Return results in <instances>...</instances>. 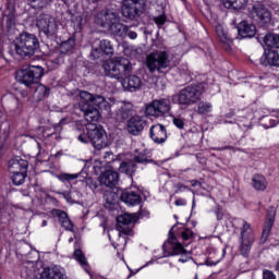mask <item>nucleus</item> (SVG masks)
Returning <instances> with one entry per match:
<instances>
[{
    "mask_svg": "<svg viewBox=\"0 0 279 279\" xmlns=\"http://www.w3.org/2000/svg\"><path fill=\"white\" fill-rule=\"evenodd\" d=\"M80 98L83 102H80V108L84 112V119L87 123H93L99 121L101 114L99 110H104L107 114H110L112 106L106 98L101 95H93L86 90L80 93ZM90 104H93V107ZM99 108V109H97Z\"/></svg>",
    "mask_w": 279,
    "mask_h": 279,
    "instance_id": "1",
    "label": "nucleus"
},
{
    "mask_svg": "<svg viewBox=\"0 0 279 279\" xmlns=\"http://www.w3.org/2000/svg\"><path fill=\"white\" fill-rule=\"evenodd\" d=\"M80 143H92L98 151L108 147V135L101 125L89 123L87 126L76 128Z\"/></svg>",
    "mask_w": 279,
    "mask_h": 279,
    "instance_id": "2",
    "label": "nucleus"
},
{
    "mask_svg": "<svg viewBox=\"0 0 279 279\" xmlns=\"http://www.w3.org/2000/svg\"><path fill=\"white\" fill-rule=\"evenodd\" d=\"M172 68L173 62L167 50H154L146 57V69H148L149 73L167 75Z\"/></svg>",
    "mask_w": 279,
    "mask_h": 279,
    "instance_id": "3",
    "label": "nucleus"
},
{
    "mask_svg": "<svg viewBox=\"0 0 279 279\" xmlns=\"http://www.w3.org/2000/svg\"><path fill=\"white\" fill-rule=\"evenodd\" d=\"M16 56L20 58H32L40 49V41L34 34H21L12 45Z\"/></svg>",
    "mask_w": 279,
    "mask_h": 279,
    "instance_id": "4",
    "label": "nucleus"
},
{
    "mask_svg": "<svg viewBox=\"0 0 279 279\" xmlns=\"http://www.w3.org/2000/svg\"><path fill=\"white\" fill-rule=\"evenodd\" d=\"M104 71L107 77L118 81L124 80L126 75L132 73V62H130L126 58L118 57L112 61H107L104 64Z\"/></svg>",
    "mask_w": 279,
    "mask_h": 279,
    "instance_id": "5",
    "label": "nucleus"
},
{
    "mask_svg": "<svg viewBox=\"0 0 279 279\" xmlns=\"http://www.w3.org/2000/svg\"><path fill=\"white\" fill-rule=\"evenodd\" d=\"M43 66H34L29 65L27 69H23L17 71V77L24 86H34V84H38L40 78L43 77Z\"/></svg>",
    "mask_w": 279,
    "mask_h": 279,
    "instance_id": "6",
    "label": "nucleus"
},
{
    "mask_svg": "<svg viewBox=\"0 0 279 279\" xmlns=\"http://www.w3.org/2000/svg\"><path fill=\"white\" fill-rule=\"evenodd\" d=\"M254 241H255V236H254V230H252V225H250L245 220H243L242 228H241L240 253L245 258H247V256H250V252L252 250V245H254Z\"/></svg>",
    "mask_w": 279,
    "mask_h": 279,
    "instance_id": "7",
    "label": "nucleus"
},
{
    "mask_svg": "<svg viewBox=\"0 0 279 279\" xmlns=\"http://www.w3.org/2000/svg\"><path fill=\"white\" fill-rule=\"evenodd\" d=\"M202 90L199 86L191 85L180 90L178 95L174 96V99H178L181 106H191L199 101Z\"/></svg>",
    "mask_w": 279,
    "mask_h": 279,
    "instance_id": "8",
    "label": "nucleus"
},
{
    "mask_svg": "<svg viewBox=\"0 0 279 279\" xmlns=\"http://www.w3.org/2000/svg\"><path fill=\"white\" fill-rule=\"evenodd\" d=\"M117 231L119 236L121 234H126L128 236H132L133 231L132 228L134 223H136V214H122L117 217Z\"/></svg>",
    "mask_w": 279,
    "mask_h": 279,
    "instance_id": "9",
    "label": "nucleus"
},
{
    "mask_svg": "<svg viewBox=\"0 0 279 279\" xmlns=\"http://www.w3.org/2000/svg\"><path fill=\"white\" fill-rule=\"evenodd\" d=\"M143 5V0H123L121 9L122 15L125 19H131V21H134L136 16H141Z\"/></svg>",
    "mask_w": 279,
    "mask_h": 279,
    "instance_id": "10",
    "label": "nucleus"
},
{
    "mask_svg": "<svg viewBox=\"0 0 279 279\" xmlns=\"http://www.w3.org/2000/svg\"><path fill=\"white\" fill-rule=\"evenodd\" d=\"M171 110V105L167 99L154 100L151 104L146 107V114L148 117H162Z\"/></svg>",
    "mask_w": 279,
    "mask_h": 279,
    "instance_id": "11",
    "label": "nucleus"
},
{
    "mask_svg": "<svg viewBox=\"0 0 279 279\" xmlns=\"http://www.w3.org/2000/svg\"><path fill=\"white\" fill-rule=\"evenodd\" d=\"M59 180L60 182H72V180H78V182H82V184H84L85 186H88L92 191H97V183L96 181H93L92 178H88V174H86L85 177L82 175V172L78 173H61L59 174Z\"/></svg>",
    "mask_w": 279,
    "mask_h": 279,
    "instance_id": "12",
    "label": "nucleus"
},
{
    "mask_svg": "<svg viewBox=\"0 0 279 279\" xmlns=\"http://www.w3.org/2000/svg\"><path fill=\"white\" fill-rule=\"evenodd\" d=\"M37 27L40 29V32L45 33L46 36H53L56 32H58L56 19L47 14L39 16L37 20Z\"/></svg>",
    "mask_w": 279,
    "mask_h": 279,
    "instance_id": "13",
    "label": "nucleus"
},
{
    "mask_svg": "<svg viewBox=\"0 0 279 279\" xmlns=\"http://www.w3.org/2000/svg\"><path fill=\"white\" fill-rule=\"evenodd\" d=\"M250 16L253 17L254 21L262 23V25H267V23H271V11L267 9L263 4L253 5L250 11Z\"/></svg>",
    "mask_w": 279,
    "mask_h": 279,
    "instance_id": "14",
    "label": "nucleus"
},
{
    "mask_svg": "<svg viewBox=\"0 0 279 279\" xmlns=\"http://www.w3.org/2000/svg\"><path fill=\"white\" fill-rule=\"evenodd\" d=\"M95 21L97 25H100V27L109 28L113 22L120 21V16L119 13L114 11L106 10L97 13Z\"/></svg>",
    "mask_w": 279,
    "mask_h": 279,
    "instance_id": "15",
    "label": "nucleus"
},
{
    "mask_svg": "<svg viewBox=\"0 0 279 279\" xmlns=\"http://www.w3.org/2000/svg\"><path fill=\"white\" fill-rule=\"evenodd\" d=\"M120 199L129 206H138V204L143 202V197H141V190L124 191L122 192Z\"/></svg>",
    "mask_w": 279,
    "mask_h": 279,
    "instance_id": "16",
    "label": "nucleus"
},
{
    "mask_svg": "<svg viewBox=\"0 0 279 279\" xmlns=\"http://www.w3.org/2000/svg\"><path fill=\"white\" fill-rule=\"evenodd\" d=\"M134 112V105L129 101H122L118 104V110L116 112L117 121H128Z\"/></svg>",
    "mask_w": 279,
    "mask_h": 279,
    "instance_id": "17",
    "label": "nucleus"
},
{
    "mask_svg": "<svg viewBox=\"0 0 279 279\" xmlns=\"http://www.w3.org/2000/svg\"><path fill=\"white\" fill-rule=\"evenodd\" d=\"M122 87L124 90H129V93H136V90H141V88H143V81L134 74L129 75L122 80Z\"/></svg>",
    "mask_w": 279,
    "mask_h": 279,
    "instance_id": "18",
    "label": "nucleus"
},
{
    "mask_svg": "<svg viewBox=\"0 0 279 279\" xmlns=\"http://www.w3.org/2000/svg\"><path fill=\"white\" fill-rule=\"evenodd\" d=\"M263 66H279V53L276 50L266 49L260 57Z\"/></svg>",
    "mask_w": 279,
    "mask_h": 279,
    "instance_id": "19",
    "label": "nucleus"
},
{
    "mask_svg": "<svg viewBox=\"0 0 279 279\" xmlns=\"http://www.w3.org/2000/svg\"><path fill=\"white\" fill-rule=\"evenodd\" d=\"M150 138L158 145L167 141V129L162 124H155L150 128Z\"/></svg>",
    "mask_w": 279,
    "mask_h": 279,
    "instance_id": "20",
    "label": "nucleus"
},
{
    "mask_svg": "<svg viewBox=\"0 0 279 279\" xmlns=\"http://www.w3.org/2000/svg\"><path fill=\"white\" fill-rule=\"evenodd\" d=\"M98 180L104 186H117L119 184V172L106 170L99 175Z\"/></svg>",
    "mask_w": 279,
    "mask_h": 279,
    "instance_id": "21",
    "label": "nucleus"
},
{
    "mask_svg": "<svg viewBox=\"0 0 279 279\" xmlns=\"http://www.w3.org/2000/svg\"><path fill=\"white\" fill-rule=\"evenodd\" d=\"M276 219V209L274 207L270 208V213L267 216L266 222L264 225L263 233L260 236V243H267V239H269V234L271 233V228H274V221Z\"/></svg>",
    "mask_w": 279,
    "mask_h": 279,
    "instance_id": "22",
    "label": "nucleus"
},
{
    "mask_svg": "<svg viewBox=\"0 0 279 279\" xmlns=\"http://www.w3.org/2000/svg\"><path fill=\"white\" fill-rule=\"evenodd\" d=\"M146 122L141 117H132L128 122V132L133 136H138L141 131L145 129Z\"/></svg>",
    "mask_w": 279,
    "mask_h": 279,
    "instance_id": "23",
    "label": "nucleus"
},
{
    "mask_svg": "<svg viewBox=\"0 0 279 279\" xmlns=\"http://www.w3.org/2000/svg\"><path fill=\"white\" fill-rule=\"evenodd\" d=\"M40 279H68L62 268L59 266L44 268L40 274Z\"/></svg>",
    "mask_w": 279,
    "mask_h": 279,
    "instance_id": "24",
    "label": "nucleus"
},
{
    "mask_svg": "<svg viewBox=\"0 0 279 279\" xmlns=\"http://www.w3.org/2000/svg\"><path fill=\"white\" fill-rule=\"evenodd\" d=\"M51 215L52 217H58L59 223H61L64 230H68V232H73V222L69 218V214H66V211L61 209H52Z\"/></svg>",
    "mask_w": 279,
    "mask_h": 279,
    "instance_id": "25",
    "label": "nucleus"
},
{
    "mask_svg": "<svg viewBox=\"0 0 279 279\" xmlns=\"http://www.w3.org/2000/svg\"><path fill=\"white\" fill-rule=\"evenodd\" d=\"M28 162L21 157H13L8 165L9 172L19 173L21 171H27Z\"/></svg>",
    "mask_w": 279,
    "mask_h": 279,
    "instance_id": "26",
    "label": "nucleus"
},
{
    "mask_svg": "<svg viewBox=\"0 0 279 279\" xmlns=\"http://www.w3.org/2000/svg\"><path fill=\"white\" fill-rule=\"evenodd\" d=\"M238 34L241 38H254L256 36V26L247 21H242L238 25Z\"/></svg>",
    "mask_w": 279,
    "mask_h": 279,
    "instance_id": "27",
    "label": "nucleus"
},
{
    "mask_svg": "<svg viewBox=\"0 0 279 279\" xmlns=\"http://www.w3.org/2000/svg\"><path fill=\"white\" fill-rule=\"evenodd\" d=\"M216 34L218 36V40L222 44L223 49H226V51H230L232 48V38L228 35V31L223 25L216 26Z\"/></svg>",
    "mask_w": 279,
    "mask_h": 279,
    "instance_id": "28",
    "label": "nucleus"
},
{
    "mask_svg": "<svg viewBox=\"0 0 279 279\" xmlns=\"http://www.w3.org/2000/svg\"><path fill=\"white\" fill-rule=\"evenodd\" d=\"M163 247H170L173 256H184V254H186V250H184L182 243L178 242V239L171 235L168 239L167 244L163 245Z\"/></svg>",
    "mask_w": 279,
    "mask_h": 279,
    "instance_id": "29",
    "label": "nucleus"
},
{
    "mask_svg": "<svg viewBox=\"0 0 279 279\" xmlns=\"http://www.w3.org/2000/svg\"><path fill=\"white\" fill-rule=\"evenodd\" d=\"M113 36H120V38H125V34H128V26L121 23L120 21H116L108 28Z\"/></svg>",
    "mask_w": 279,
    "mask_h": 279,
    "instance_id": "30",
    "label": "nucleus"
},
{
    "mask_svg": "<svg viewBox=\"0 0 279 279\" xmlns=\"http://www.w3.org/2000/svg\"><path fill=\"white\" fill-rule=\"evenodd\" d=\"M222 3L229 10H245L250 0H222Z\"/></svg>",
    "mask_w": 279,
    "mask_h": 279,
    "instance_id": "31",
    "label": "nucleus"
},
{
    "mask_svg": "<svg viewBox=\"0 0 279 279\" xmlns=\"http://www.w3.org/2000/svg\"><path fill=\"white\" fill-rule=\"evenodd\" d=\"M74 258L81 267L86 271V274H90V265L88 264V260L86 259V256L82 252V250H75L74 251Z\"/></svg>",
    "mask_w": 279,
    "mask_h": 279,
    "instance_id": "32",
    "label": "nucleus"
},
{
    "mask_svg": "<svg viewBox=\"0 0 279 279\" xmlns=\"http://www.w3.org/2000/svg\"><path fill=\"white\" fill-rule=\"evenodd\" d=\"M253 187L256 191H265L267 189V179L264 175L255 174L252 179Z\"/></svg>",
    "mask_w": 279,
    "mask_h": 279,
    "instance_id": "33",
    "label": "nucleus"
},
{
    "mask_svg": "<svg viewBox=\"0 0 279 279\" xmlns=\"http://www.w3.org/2000/svg\"><path fill=\"white\" fill-rule=\"evenodd\" d=\"M264 45H266V47H270L274 49H279V35L277 34H267L264 37Z\"/></svg>",
    "mask_w": 279,
    "mask_h": 279,
    "instance_id": "34",
    "label": "nucleus"
},
{
    "mask_svg": "<svg viewBox=\"0 0 279 279\" xmlns=\"http://www.w3.org/2000/svg\"><path fill=\"white\" fill-rule=\"evenodd\" d=\"M119 170L121 171V173H126V175H132V173H134V171H136V163H134V161H122L120 163Z\"/></svg>",
    "mask_w": 279,
    "mask_h": 279,
    "instance_id": "35",
    "label": "nucleus"
},
{
    "mask_svg": "<svg viewBox=\"0 0 279 279\" xmlns=\"http://www.w3.org/2000/svg\"><path fill=\"white\" fill-rule=\"evenodd\" d=\"M25 178H27V171L13 172L11 180L15 186H21L25 183Z\"/></svg>",
    "mask_w": 279,
    "mask_h": 279,
    "instance_id": "36",
    "label": "nucleus"
},
{
    "mask_svg": "<svg viewBox=\"0 0 279 279\" xmlns=\"http://www.w3.org/2000/svg\"><path fill=\"white\" fill-rule=\"evenodd\" d=\"M99 48L106 56H112L114 53V47H112V43L108 39L100 40Z\"/></svg>",
    "mask_w": 279,
    "mask_h": 279,
    "instance_id": "37",
    "label": "nucleus"
},
{
    "mask_svg": "<svg viewBox=\"0 0 279 279\" xmlns=\"http://www.w3.org/2000/svg\"><path fill=\"white\" fill-rule=\"evenodd\" d=\"M73 47H75V40L69 39L61 44L60 51L61 53H69V51H73Z\"/></svg>",
    "mask_w": 279,
    "mask_h": 279,
    "instance_id": "38",
    "label": "nucleus"
},
{
    "mask_svg": "<svg viewBox=\"0 0 279 279\" xmlns=\"http://www.w3.org/2000/svg\"><path fill=\"white\" fill-rule=\"evenodd\" d=\"M39 257H37V259H35V262H31L28 263L29 266H27L28 270H27V276L28 278L32 279H36L38 278V274L36 270V263H38Z\"/></svg>",
    "mask_w": 279,
    "mask_h": 279,
    "instance_id": "39",
    "label": "nucleus"
},
{
    "mask_svg": "<svg viewBox=\"0 0 279 279\" xmlns=\"http://www.w3.org/2000/svg\"><path fill=\"white\" fill-rule=\"evenodd\" d=\"M35 10H43L49 5V0H27Z\"/></svg>",
    "mask_w": 279,
    "mask_h": 279,
    "instance_id": "40",
    "label": "nucleus"
},
{
    "mask_svg": "<svg viewBox=\"0 0 279 279\" xmlns=\"http://www.w3.org/2000/svg\"><path fill=\"white\" fill-rule=\"evenodd\" d=\"M213 111V105L209 102H199L198 112L199 114H208V112Z\"/></svg>",
    "mask_w": 279,
    "mask_h": 279,
    "instance_id": "41",
    "label": "nucleus"
},
{
    "mask_svg": "<svg viewBox=\"0 0 279 279\" xmlns=\"http://www.w3.org/2000/svg\"><path fill=\"white\" fill-rule=\"evenodd\" d=\"M172 123L175 125V128H178V130H184V125H186L184 119L180 117H172Z\"/></svg>",
    "mask_w": 279,
    "mask_h": 279,
    "instance_id": "42",
    "label": "nucleus"
},
{
    "mask_svg": "<svg viewBox=\"0 0 279 279\" xmlns=\"http://www.w3.org/2000/svg\"><path fill=\"white\" fill-rule=\"evenodd\" d=\"M134 162H138L140 165H145V162H151L147 155L140 154L138 156L134 157Z\"/></svg>",
    "mask_w": 279,
    "mask_h": 279,
    "instance_id": "43",
    "label": "nucleus"
},
{
    "mask_svg": "<svg viewBox=\"0 0 279 279\" xmlns=\"http://www.w3.org/2000/svg\"><path fill=\"white\" fill-rule=\"evenodd\" d=\"M154 22L156 23V25H158V27H161V25H165V23H167V15L162 13L161 15L155 16Z\"/></svg>",
    "mask_w": 279,
    "mask_h": 279,
    "instance_id": "44",
    "label": "nucleus"
},
{
    "mask_svg": "<svg viewBox=\"0 0 279 279\" xmlns=\"http://www.w3.org/2000/svg\"><path fill=\"white\" fill-rule=\"evenodd\" d=\"M181 239H183V241H189L190 239H193V231L191 229H184L181 232Z\"/></svg>",
    "mask_w": 279,
    "mask_h": 279,
    "instance_id": "45",
    "label": "nucleus"
},
{
    "mask_svg": "<svg viewBox=\"0 0 279 279\" xmlns=\"http://www.w3.org/2000/svg\"><path fill=\"white\" fill-rule=\"evenodd\" d=\"M90 56H92V58H94V60H99V58H101V56H104V52L101 51V48H94L92 50Z\"/></svg>",
    "mask_w": 279,
    "mask_h": 279,
    "instance_id": "46",
    "label": "nucleus"
},
{
    "mask_svg": "<svg viewBox=\"0 0 279 279\" xmlns=\"http://www.w3.org/2000/svg\"><path fill=\"white\" fill-rule=\"evenodd\" d=\"M125 36H128L131 40H136L138 38V34L136 32L131 31L130 27L126 26V33Z\"/></svg>",
    "mask_w": 279,
    "mask_h": 279,
    "instance_id": "47",
    "label": "nucleus"
},
{
    "mask_svg": "<svg viewBox=\"0 0 279 279\" xmlns=\"http://www.w3.org/2000/svg\"><path fill=\"white\" fill-rule=\"evenodd\" d=\"M263 279H276V275L274 271L265 269L263 271Z\"/></svg>",
    "mask_w": 279,
    "mask_h": 279,
    "instance_id": "48",
    "label": "nucleus"
},
{
    "mask_svg": "<svg viewBox=\"0 0 279 279\" xmlns=\"http://www.w3.org/2000/svg\"><path fill=\"white\" fill-rule=\"evenodd\" d=\"M44 93V97H47L49 95V88H47L45 85H38L36 87V93Z\"/></svg>",
    "mask_w": 279,
    "mask_h": 279,
    "instance_id": "49",
    "label": "nucleus"
},
{
    "mask_svg": "<svg viewBox=\"0 0 279 279\" xmlns=\"http://www.w3.org/2000/svg\"><path fill=\"white\" fill-rule=\"evenodd\" d=\"M3 138H9L10 134H12V129L10 126V124H7L3 129Z\"/></svg>",
    "mask_w": 279,
    "mask_h": 279,
    "instance_id": "50",
    "label": "nucleus"
},
{
    "mask_svg": "<svg viewBox=\"0 0 279 279\" xmlns=\"http://www.w3.org/2000/svg\"><path fill=\"white\" fill-rule=\"evenodd\" d=\"M278 125V122L274 119L269 120V124H263V128H265V130H269V128H276Z\"/></svg>",
    "mask_w": 279,
    "mask_h": 279,
    "instance_id": "51",
    "label": "nucleus"
},
{
    "mask_svg": "<svg viewBox=\"0 0 279 279\" xmlns=\"http://www.w3.org/2000/svg\"><path fill=\"white\" fill-rule=\"evenodd\" d=\"M189 187L182 183L177 184L175 193H184V191H187Z\"/></svg>",
    "mask_w": 279,
    "mask_h": 279,
    "instance_id": "52",
    "label": "nucleus"
},
{
    "mask_svg": "<svg viewBox=\"0 0 279 279\" xmlns=\"http://www.w3.org/2000/svg\"><path fill=\"white\" fill-rule=\"evenodd\" d=\"M175 206H186V199L184 198H178L175 202H174Z\"/></svg>",
    "mask_w": 279,
    "mask_h": 279,
    "instance_id": "53",
    "label": "nucleus"
},
{
    "mask_svg": "<svg viewBox=\"0 0 279 279\" xmlns=\"http://www.w3.org/2000/svg\"><path fill=\"white\" fill-rule=\"evenodd\" d=\"M191 260V257L183 255L181 258H179V263H189Z\"/></svg>",
    "mask_w": 279,
    "mask_h": 279,
    "instance_id": "54",
    "label": "nucleus"
},
{
    "mask_svg": "<svg viewBox=\"0 0 279 279\" xmlns=\"http://www.w3.org/2000/svg\"><path fill=\"white\" fill-rule=\"evenodd\" d=\"M218 263H219V262H213V260L208 259V260L206 262V265H208V267H213V266L217 265Z\"/></svg>",
    "mask_w": 279,
    "mask_h": 279,
    "instance_id": "55",
    "label": "nucleus"
},
{
    "mask_svg": "<svg viewBox=\"0 0 279 279\" xmlns=\"http://www.w3.org/2000/svg\"><path fill=\"white\" fill-rule=\"evenodd\" d=\"M47 225H48L47 220H43L41 228H47Z\"/></svg>",
    "mask_w": 279,
    "mask_h": 279,
    "instance_id": "56",
    "label": "nucleus"
},
{
    "mask_svg": "<svg viewBox=\"0 0 279 279\" xmlns=\"http://www.w3.org/2000/svg\"><path fill=\"white\" fill-rule=\"evenodd\" d=\"M45 136L49 138V136H53V133H47V131H45Z\"/></svg>",
    "mask_w": 279,
    "mask_h": 279,
    "instance_id": "57",
    "label": "nucleus"
},
{
    "mask_svg": "<svg viewBox=\"0 0 279 279\" xmlns=\"http://www.w3.org/2000/svg\"><path fill=\"white\" fill-rule=\"evenodd\" d=\"M192 186H197V181H192Z\"/></svg>",
    "mask_w": 279,
    "mask_h": 279,
    "instance_id": "58",
    "label": "nucleus"
},
{
    "mask_svg": "<svg viewBox=\"0 0 279 279\" xmlns=\"http://www.w3.org/2000/svg\"><path fill=\"white\" fill-rule=\"evenodd\" d=\"M69 243H73V238H70V239H69Z\"/></svg>",
    "mask_w": 279,
    "mask_h": 279,
    "instance_id": "59",
    "label": "nucleus"
},
{
    "mask_svg": "<svg viewBox=\"0 0 279 279\" xmlns=\"http://www.w3.org/2000/svg\"><path fill=\"white\" fill-rule=\"evenodd\" d=\"M108 156H110V154H109V153H106V156H105V158H108Z\"/></svg>",
    "mask_w": 279,
    "mask_h": 279,
    "instance_id": "60",
    "label": "nucleus"
},
{
    "mask_svg": "<svg viewBox=\"0 0 279 279\" xmlns=\"http://www.w3.org/2000/svg\"><path fill=\"white\" fill-rule=\"evenodd\" d=\"M194 279H199L198 277H197V275H195V278Z\"/></svg>",
    "mask_w": 279,
    "mask_h": 279,
    "instance_id": "61",
    "label": "nucleus"
},
{
    "mask_svg": "<svg viewBox=\"0 0 279 279\" xmlns=\"http://www.w3.org/2000/svg\"><path fill=\"white\" fill-rule=\"evenodd\" d=\"M37 146L40 147V143H37Z\"/></svg>",
    "mask_w": 279,
    "mask_h": 279,
    "instance_id": "62",
    "label": "nucleus"
},
{
    "mask_svg": "<svg viewBox=\"0 0 279 279\" xmlns=\"http://www.w3.org/2000/svg\"><path fill=\"white\" fill-rule=\"evenodd\" d=\"M193 206H195V201H193Z\"/></svg>",
    "mask_w": 279,
    "mask_h": 279,
    "instance_id": "63",
    "label": "nucleus"
},
{
    "mask_svg": "<svg viewBox=\"0 0 279 279\" xmlns=\"http://www.w3.org/2000/svg\"><path fill=\"white\" fill-rule=\"evenodd\" d=\"M172 231H173V229H171L170 234H171Z\"/></svg>",
    "mask_w": 279,
    "mask_h": 279,
    "instance_id": "64",
    "label": "nucleus"
}]
</instances>
